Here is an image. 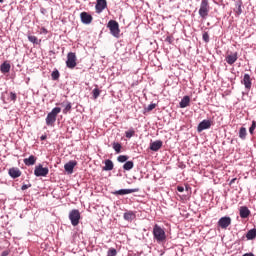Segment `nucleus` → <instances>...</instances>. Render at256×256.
Instances as JSON below:
<instances>
[{
	"instance_id": "nucleus-1",
	"label": "nucleus",
	"mask_w": 256,
	"mask_h": 256,
	"mask_svg": "<svg viewBox=\"0 0 256 256\" xmlns=\"http://www.w3.org/2000/svg\"><path fill=\"white\" fill-rule=\"evenodd\" d=\"M152 234H153L154 241H156L159 245L167 241V234H165V230L161 228L159 224L154 225Z\"/></svg>"
},
{
	"instance_id": "nucleus-2",
	"label": "nucleus",
	"mask_w": 256,
	"mask_h": 256,
	"mask_svg": "<svg viewBox=\"0 0 256 256\" xmlns=\"http://www.w3.org/2000/svg\"><path fill=\"white\" fill-rule=\"evenodd\" d=\"M59 113H61V107H55L47 114L46 125H48V127H53V125H55Z\"/></svg>"
},
{
	"instance_id": "nucleus-3",
	"label": "nucleus",
	"mask_w": 256,
	"mask_h": 256,
	"mask_svg": "<svg viewBox=\"0 0 256 256\" xmlns=\"http://www.w3.org/2000/svg\"><path fill=\"white\" fill-rule=\"evenodd\" d=\"M198 13L202 19L209 17V0L201 1Z\"/></svg>"
},
{
	"instance_id": "nucleus-4",
	"label": "nucleus",
	"mask_w": 256,
	"mask_h": 256,
	"mask_svg": "<svg viewBox=\"0 0 256 256\" xmlns=\"http://www.w3.org/2000/svg\"><path fill=\"white\" fill-rule=\"evenodd\" d=\"M108 29L110 30V33L111 35H113V37H116L117 39H119L121 30L119 29V23L117 21L110 20L108 22Z\"/></svg>"
},
{
	"instance_id": "nucleus-5",
	"label": "nucleus",
	"mask_w": 256,
	"mask_h": 256,
	"mask_svg": "<svg viewBox=\"0 0 256 256\" xmlns=\"http://www.w3.org/2000/svg\"><path fill=\"white\" fill-rule=\"evenodd\" d=\"M69 220L71 221V225L73 227H77L79 225V221L81 220V212L78 209H73L69 213Z\"/></svg>"
},
{
	"instance_id": "nucleus-6",
	"label": "nucleus",
	"mask_w": 256,
	"mask_h": 256,
	"mask_svg": "<svg viewBox=\"0 0 256 256\" xmlns=\"http://www.w3.org/2000/svg\"><path fill=\"white\" fill-rule=\"evenodd\" d=\"M66 67L68 69H75L77 67V55L73 52L67 54Z\"/></svg>"
},
{
	"instance_id": "nucleus-7",
	"label": "nucleus",
	"mask_w": 256,
	"mask_h": 256,
	"mask_svg": "<svg viewBox=\"0 0 256 256\" xmlns=\"http://www.w3.org/2000/svg\"><path fill=\"white\" fill-rule=\"evenodd\" d=\"M34 175L35 177H47V175H49V168L39 164L35 166Z\"/></svg>"
},
{
	"instance_id": "nucleus-8",
	"label": "nucleus",
	"mask_w": 256,
	"mask_h": 256,
	"mask_svg": "<svg viewBox=\"0 0 256 256\" xmlns=\"http://www.w3.org/2000/svg\"><path fill=\"white\" fill-rule=\"evenodd\" d=\"M229 225H231V217L229 216L221 217L218 220V227H221V229H227Z\"/></svg>"
},
{
	"instance_id": "nucleus-9",
	"label": "nucleus",
	"mask_w": 256,
	"mask_h": 256,
	"mask_svg": "<svg viewBox=\"0 0 256 256\" xmlns=\"http://www.w3.org/2000/svg\"><path fill=\"white\" fill-rule=\"evenodd\" d=\"M107 9V0H97L95 10L96 13H103Z\"/></svg>"
},
{
	"instance_id": "nucleus-10",
	"label": "nucleus",
	"mask_w": 256,
	"mask_h": 256,
	"mask_svg": "<svg viewBox=\"0 0 256 256\" xmlns=\"http://www.w3.org/2000/svg\"><path fill=\"white\" fill-rule=\"evenodd\" d=\"M206 129H211V120H203L198 124L197 131L201 133Z\"/></svg>"
},
{
	"instance_id": "nucleus-11",
	"label": "nucleus",
	"mask_w": 256,
	"mask_h": 256,
	"mask_svg": "<svg viewBox=\"0 0 256 256\" xmlns=\"http://www.w3.org/2000/svg\"><path fill=\"white\" fill-rule=\"evenodd\" d=\"M75 167H77V161L71 160L64 165V170L66 171V173H68V175H71L73 174V170L75 169Z\"/></svg>"
},
{
	"instance_id": "nucleus-12",
	"label": "nucleus",
	"mask_w": 256,
	"mask_h": 256,
	"mask_svg": "<svg viewBox=\"0 0 256 256\" xmlns=\"http://www.w3.org/2000/svg\"><path fill=\"white\" fill-rule=\"evenodd\" d=\"M80 18L82 23H84V25H91L92 21H93V16H91V14L87 13V12H82L80 14Z\"/></svg>"
},
{
	"instance_id": "nucleus-13",
	"label": "nucleus",
	"mask_w": 256,
	"mask_h": 256,
	"mask_svg": "<svg viewBox=\"0 0 256 256\" xmlns=\"http://www.w3.org/2000/svg\"><path fill=\"white\" fill-rule=\"evenodd\" d=\"M139 188H132V189H120L113 192V195H130V193H138Z\"/></svg>"
},
{
	"instance_id": "nucleus-14",
	"label": "nucleus",
	"mask_w": 256,
	"mask_h": 256,
	"mask_svg": "<svg viewBox=\"0 0 256 256\" xmlns=\"http://www.w3.org/2000/svg\"><path fill=\"white\" fill-rule=\"evenodd\" d=\"M237 59H239V56L237 52H235L226 56L225 61L228 63V65H234L237 62Z\"/></svg>"
},
{
	"instance_id": "nucleus-15",
	"label": "nucleus",
	"mask_w": 256,
	"mask_h": 256,
	"mask_svg": "<svg viewBox=\"0 0 256 256\" xmlns=\"http://www.w3.org/2000/svg\"><path fill=\"white\" fill-rule=\"evenodd\" d=\"M137 214L134 211H126L123 214V219L124 221H128L129 223H131L132 221H134V219H136Z\"/></svg>"
},
{
	"instance_id": "nucleus-16",
	"label": "nucleus",
	"mask_w": 256,
	"mask_h": 256,
	"mask_svg": "<svg viewBox=\"0 0 256 256\" xmlns=\"http://www.w3.org/2000/svg\"><path fill=\"white\" fill-rule=\"evenodd\" d=\"M241 83L245 86V89L249 91V89H251V85H253V83L251 82V76L249 74H244Z\"/></svg>"
},
{
	"instance_id": "nucleus-17",
	"label": "nucleus",
	"mask_w": 256,
	"mask_h": 256,
	"mask_svg": "<svg viewBox=\"0 0 256 256\" xmlns=\"http://www.w3.org/2000/svg\"><path fill=\"white\" fill-rule=\"evenodd\" d=\"M239 215H240L241 219H247V217H249V215H251V210H249V208L247 206H242V207H240Z\"/></svg>"
},
{
	"instance_id": "nucleus-18",
	"label": "nucleus",
	"mask_w": 256,
	"mask_h": 256,
	"mask_svg": "<svg viewBox=\"0 0 256 256\" xmlns=\"http://www.w3.org/2000/svg\"><path fill=\"white\" fill-rule=\"evenodd\" d=\"M163 147V141L156 140L152 143H150V150L151 151H159Z\"/></svg>"
},
{
	"instance_id": "nucleus-19",
	"label": "nucleus",
	"mask_w": 256,
	"mask_h": 256,
	"mask_svg": "<svg viewBox=\"0 0 256 256\" xmlns=\"http://www.w3.org/2000/svg\"><path fill=\"white\" fill-rule=\"evenodd\" d=\"M23 162L24 165H26L27 167H31L32 165H35V163H37V157L30 155L28 158H25Z\"/></svg>"
},
{
	"instance_id": "nucleus-20",
	"label": "nucleus",
	"mask_w": 256,
	"mask_h": 256,
	"mask_svg": "<svg viewBox=\"0 0 256 256\" xmlns=\"http://www.w3.org/2000/svg\"><path fill=\"white\" fill-rule=\"evenodd\" d=\"M243 1L241 0H236L235 1V8H234V12L237 14V15H241V13H243Z\"/></svg>"
},
{
	"instance_id": "nucleus-21",
	"label": "nucleus",
	"mask_w": 256,
	"mask_h": 256,
	"mask_svg": "<svg viewBox=\"0 0 256 256\" xmlns=\"http://www.w3.org/2000/svg\"><path fill=\"white\" fill-rule=\"evenodd\" d=\"M8 173L12 179H17L21 175V170L19 168H10Z\"/></svg>"
},
{
	"instance_id": "nucleus-22",
	"label": "nucleus",
	"mask_w": 256,
	"mask_h": 256,
	"mask_svg": "<svg viewBox=\"0 0 256 256\" xmlns=\"http://www.w3.org/2000/svg\"><path fill=\"white\" fill-rule=\"evenodd\" d=\"M0 71H1V73H3V75H5L6 73H9V71H11V64H9V62L5 61L4 63H2L0 65Z\"/></svg>"
},
{
	"instance_id": "nucleus-23",
	"label": "nucleus",
	"mask_w": 256,
	"mask_h": 256,
	"mask_svg": "<svg viewBox=\"0 0 256 256\" xmlns=\"http://www.w3.org/2000/svg\"><path fill=\"white\" fill-rule=\"evenodd\" d=\"M189 103H191V98L189 96H184L179 103L180 109H185V107H189Z\"/></svg>"
},
{
	"instance_id": "nucleus-24",
	"label": "nucleus",
	"mask_w": 256,
	"mask_h": 256,
	"mask_svg": "<svg viewBox=\"0 0 256 256\" xmlns=\"http://www.w3.org/2000/svg\"><path fill=\"white\" fill-rule=\"evenodd\" d=\"M246 239L248 241H253V239H256V228L250 229L247 233H246Z\"/></svg>"
},
{
	"instance_id": "nucleus-25",
	"label": "nucleus",
	"mask_w": 256,
	"mask_h": 256,
	"mask_svg": "<svg viewBox=\"0 0 256 256\" xmlns=\"http://www.w3.org/2000/svg\"><path fill=\"white\" fill-rule=\"evenodd\" d=\"M104 165L105 166L103 167V171H113V167H114L113 161L107 159L105 160Z\"/></svg>"
},
{
	"instance_id": "nucleus-26",
	"label": "nucleus",
	"mask_w": 256,
	"mask_h": 256,
	"mask_svg": "<svg viewBox=\"0 0 256 256\" xmlns=\"http://www.w3.org/2000/svg\"><path fill=\"white\" fill-rule=\"evenodd\" d=\"M238 136L242 141H245V139H247V128L241 127L239 129Z\"/></svg>"
},
{
	"instance_id": "nucleus-27",
	"label": "nucleus",
	"mask_w": 256,
	"mask_h": 256,
	"mask_svg": "<svg viewBox=\"0 0 256 256\" xmlns=\"http://www.w3.org/2000/svg\"><path fill=\"white\" fill-rule=\"evenodd\" d=\"M135 167V163L133 161H125V164L123 165L124 171H131Z\"/></svg>"
},
{
	"instance_id": "nucleus-28",
	"label": "nucleus",
	"mask_w": 256,
	"mask_h": 256,
	"mask_svg": "<svg viewBox=\"0 0 256 256\" xmlns=\"http://www.w3.org/2000/svg\"><path fill=\"white\" fill-rule=\"evenodd\" d=\"M129 160V156L127 155H120L117 157L118 163H126Z\"/></svg>"
},
{
	"instance_id": "nucleus-29",
	"label": "nucleus",
	"mask_w": 256,
	"mask_h": 256,
	"mask_svg": "<svg viewBox=\"0 0 256 256\" xmlns=\"http://www.w3.org/2000/svg\"><path fill=\"white\" fill-rule=\"evenodd\" d=\"M121 144L119 142H114L113 143V149L116 153H121Z\"/></svg>"
},
{
	"instance_id": "nucleus-30",
	"label": "nucleus",
	"mask_w": 256,
	"mask_h": 256,
	"mask_svg": "<svg viewBox=\"0 0 256 256\" xmlns=\"http://www.w3.org/2000/svg\"><path fill=\"white\" fill-rule=\"evenodd\" d=\"M93 99H98L99 95H101V90L99 88H94L92 91Z\"/></svg>"
},
{
	"instance_id": "nucleus-31",
	"label": "nucleus",
	"mask_w": 256,
	"mask_h": 256,
	"mask_svg": "<svg viewBox=\"0 0 256 256\" xmlns=\"http://www.w3.org/2000/svg\"><path fill=\"white\" fill-rule=\"evenodd\" d=\"M134 135H135V130L133 128L125 132V137L127 139H131V137H133Z\"/></svg>"
},
{
	"instance_id": "nucleus-32",
	"label": "nucleus",
	"mask_w": 256,
	"mask_h": 256,
	"mask_svg": "<svg viewBox=\"0 0 256 256\" xmlns=\"http://www.w3.org/2000/svg\"><path fill=\"white\" fill-rule=\"evenodd\" d=\"M255 129H256V121L253 120V121H252V124H251V126H250V128H249V133H250V135H254Z\"/></svg>"
},
{
	"instance_id": "nucleus-33",
	"label": "nucleus",
	"mask_w": 256,
	"mask_h": 256,
	"mask_svg": "<svg viewBox=\"0 0 256 256\" xmlns=\"http://www.w3.org/2000/svg\"><path fill=\"white\" fill-rule=\"evenodd\" d=\"M28 41H30V43H33L34 45L39 44V41L36 36H28Z\"/></svg>"
},
{
	"instance_id": "nucleus-34",
	"label": "nucleus",
	"mask_w": 256,
	"mask_h": 256,
	"mask_svg": "<svg viewBox=\"0 0 256 256\" xmlns=\"http://www.w3.org/2000/svg\"><path fill=\"white\" fill-rule=\"evenodd\" d=\"M51 77H52L53 81H57V79H59V77H60L59 70H54L51 74Z\"/></svg>"
},
{
	"instance_id": "nucleus-35",
	"label": "nucleus",
	"mask_w": 256,
	"mask_h": 256,
	"mask_svg": "<svg viewBox=\"0 0 256 256\" xmlns=\"http://www.w3.org/2000/svg\"><path fill=\"white\" fill-rule=\"evenodd\" d=\"M107 256H117V249L110 248L107 252Z\"/></svg>"
},
{
	"instance_id": "nucleus-36",
	"label": "nucleus",
	"mask_w": 256,
	"mask_h": 256,
	"mask_svg": "<svg viewBox=\"0 0 256 256\" xmlns=\"http://www.w3.org/2000/svg\"><path fill=\"white\" fill-rule=\"evenodd\" d=\"M202 39L205 43H209V33L204 32L203 35H202Z\"/></svg>"
},
{
	"instance_id": "nucleus-37",
	"label": "nucleus",
	"mask_w": 256,
	"mask_h": 256,
	"mask_svg": "<svg viewBox=\"0 0 256 256\" xmlns=\"http://www.w3.org/2000/svg\"><path fill=\"white\" fill-rule=\"evenodd\" d=\"M71 109V102H66L65 108L63 109V113L66 114Z\"/></svg>"
},
{
	"instance_id": "nucleus-38",
	"label": "nucleus",
	"mask_w": 256,
	"mask_h": 256,
	"mask_svg": "<svg viewBox=\"0 0 256 256\" xmlns=\"http://www.w3.org/2000/svg\"><path fill=\"white\" fill-rule=\"evenodd\" d=\"M10 99L11 101H17V94L14 92H10Z\"/></svg>"
},
{
	"instance_id": "nucleus-39",
	"label": "nucleus",
	"mask_w": 256,
	"mask_h": 256,
	"mask_svg": "<svg viewBox=\"0 0 256 256\" xmlns=\"http://www.w3.org/2000/svg\"><path fill=\"white\" fill-rule=\"evenodd\" d=\"M155 107H157V105L152 103V104L148 105V107L146 108V111H153V109H155Z\"/></svg>"
},
{
	"instance_id": "nucleus-40",
	"label": "nucleus",
	"mask_w": 256,
	"mask_h": 256,
	"mask_svg": "<svg viewBox=\"0 0 256 256\" xmlns=\"http://www.w3.org/2000/svg\"><path fill=\"white\" fill-rule=\"evenodd\" d=\"M29 187H31V184H23L21 190L26 191V189H29Z\"/></svg>"
},
{
	"instance_id": "nucleus-41",
	"label": "nucleus",
	"mask_w": 256,
	"mask_h": 256,
	"mask_svg": "<svg viewBox=\"0 0 256 256\" xmlns=\"http://www.w3.org/2000/svg\"><path fill=\"white\" fill-rule=\"evenodd\" d=\"M177 191L179 193H183V191H185V188L183 186H177Z\"/></svg>"
},
{
	"instance_id": "nucleus-42",
	"label": "nucleus",
	"mask_w": 256,
	"mask_h": 256,
	"mask_svg": "<svg viewBox=\"0 0 256 256\" xmlns=\"http://www.w3.org/2000/svg\"><path fill=\"white\" fill-rule=\"evenodd\" d=\"M242 256H255V254H253L252 252H249V253L243 254Z\"/></svg>"
},
{
	"instance_id": "nucleus-43",
	"label": "nucleus",
	"mask_w": 256,
	"mask_h": 256,
	"mask_svg": "<svg viewBox=\"0 0 256 256\" xmlns=\"http://www.w3.org/2000/svg\"><path fill=\"white\" fill-rule=\"evenodd\" d=\"M40 139H41V141H45V140L47 139V135H42V136L40 137Z\"/></svg>"
},
{
	"instance_id": "nucleus-44",
	"label": "nucleus",
	"mask_w": 256,
	"mask_h": 256,
	"mask_svg": "<svg viewBox=\"0 0 256 256\" xmlns=\"http://www.w3.org/2000/svg\"><path fill=\"white\" fill-rule=\"evenodd\" d=\"M235 181H237V178H234L230 181V185H233V183H235Z\"/></svg>"
},
{
	"instance_id": "nucleus-45",
	"label": "nucleus",
	"mask_w": 256,
	"mask_h": 256,
	"mask_svg": "<svg viewBox=\"0 0 256 256\" xmlns=\"http://www.w3.org/2000/svg\"><path fill=\"white\" fill-rule=\"evenodd\" d=\"M47 10H45V8H41V13H42V15H45V12H46Z\"/></svg>"
},
{
	"instance_id": "nucleus-46",
	"label": "nucleus",
	"mask_w": 256,
	"mask_h": 256,
	"mask_svg": "<svg viewBox=\"0 0 256 256\" xmlns=\"http://www.w3.org/2000/svg\"><path fill=\"white\" fill-rule=\"evenodd\" d=\"M166 41H168V43H171V37H167Z\"/></svg>"
},
{
	"instance_id": "nucleus-47",
	"label": "nucleus",
	"mask_w": 256,
	"mask_h": 256,
	"mask_svg": "<svg viewBox=\"0 0 256 256\" xmlns=\"http://www.w3.org/2000/svg\"><path fill=\"white\" fill-rule=\"evenodd\" d=\"M4 0H0V3H3Z\"/></svg>"
}]
</instances>
